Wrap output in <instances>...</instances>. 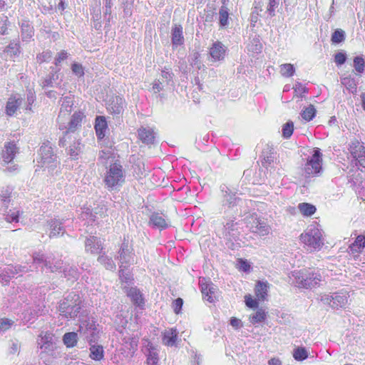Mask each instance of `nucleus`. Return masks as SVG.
Wrapping results in <instances>:
<instances>
[{
    "instance_id": "obj_64",
    "label": "nucleus",
    "mask_w": 365,
    "mask_h": 365,
    "mask_svg": "<svg viewBox=\"0 0 365 365\" xmlns=\"http://www.w3.org/2000/svg\"><path fill=\"white\" fill-rule=\"evenodd\" d=\"M127 268H120L119 277L122 282H128L131 280V276L128 272H126Z\"/></svg>"
},
{
    "instance_id": "obj_34",
    "label": "nucleus",
    "mask_w": 365,
    "mask_h": 365,
    "mask_svg": "<svg viewBox=\"0 0 365 365\" xmlns=\"http://www.w3.org/2000/svg\"><path fill=\"white\" fill-rule=\"evenodd\" d=\"M268 289V283L259 282L255 287V292L258 300L264 301L266 299Z\"/></svg>"
},
{
    "instance_id": "obj_4",
    "label": "nucleus",
    "mask_w": 365,
    "mask_h": 365,
    "mask_svg": "<svg viewBox=\"0 0 365 365\" xmlns=\"http://www.w3.org/2000/svg\"><path fill=\"white\" fill-rule=\"evenodd\" d=\"M300 240L310 251L319 250L324 245L322 231L314 225H309L301 234Z\"/></svg>"
},
{
    "instance_id": "obj_41",
    "label": "nucleus",
    "mask_w": 365,
    "mask_h": 365,
    "mask_svg": "<svg viewBox=\"0 0 365 365\" xmlns=\"http://www.w3.org/2000/svg\"><path fill=\"white\" fill-rule=\"evenodd\" d=\"M199 284L201 287L202 294L206 299L209 294V292L211 291V286H212L213 284L210 279H207L205 278H200Z\"/></svg>"
},
{
    "instance_id": "obj_51",
    "label": "nucleus",
    "mask_w": 365,
    "mask_h": 365,
    "mask_svg": "<svg viewBox=\"0 0 365 365\" xmlns=\"http://www.w3.org/2000/svg\"><path fill=\"white\" fill-rule=\"evenodd\" d=\"M63 272L65 277H67L68 279H76L78 277V272L76 267H64L63 269Z\"/></svg>"
},
{
    "instance_id": "obj_39",
    "label": "nucleus",
    "mask_w": 365,
    "mask_h": 365,
    "mask_svg": "<svg viewBox=\"0 0 365 365\" xmlns=\"http://www.w3.org/2000/svg\"><path fill=\"white\" fill-rule=\"evenodd\" d=\"M90 356L92 359L100 361L103 358V349L101 345H92L90 348Z\"/></svg>"
},
{
    "instance_id": "obj_9",
    "label": "nucleus",
    "mask_w": 365,
    "mask_h": 365,
    "mask_svg": "<svg viewBox=\"0 0 365 365\" xmlns=\"http://www.w3.org/2000/svg\"><path fill=\"white\" fill-rule=\"evenodd\" d=\"M116 259L119 261V267L120 269L128 268L134 263L137 264V261L135 260L133 249L129 245L128 240H125L122 243Z\"/></svg>"
},
{
    "instance_id": "obj_44",
    "label": "nucleus",
    "mask_w": 365,
    "mask_h": 365,
    "mask_svg": "<svg viewBox=\"0 0 365 365\" xmlns=\"http://www.w3.org/2000/svg\"><path fill=\"white\" fill-rule=\"evenodd\" d=\"M98 261L107 269L114 270L115 269V264L114 263L112 258L108 257L106 255H102L99 256Z\"/></svg>"
},
{
    "instance_id": "obj_32",
    "label": "nucleus",
    "mask_w": 365,
    "mask_h": 365,
    "mask_svg": "<svg viewBox=\"0 0 365 365\" xmlns=\"http://www.w3.org/2000/svg\"><path fill=\"white\" fill-rule=\"evenodd\" d=\"M267 312L263 308H258L257 310L250 315L249 321L252 324L262 323L267 319Z\"/></svg>"
},
{
    "instance_id": "obj_36",
    "label": "nucleus",
    "mask_w": 365,
    "mask_h": 365,
    "mask_svg": "<svg viewBox=\"0 0 365 365\" xmlns=\"http://www.w3.org/2000/svg\"><path fill=\"white\" fill-rule=\"evenodd\" d=\"M353 67L357 75H361L365 71V59L362 56H357L354 58Z\"/></svg>"
},
{
    "instance_id": "obj_55",
    "label": "nucleus",
    "mask_w": 365,
    "mask_h": 365,
    "mask_svg": "<svg viewBox=\"0 0 365 365\" xmlns=\"http://www.w3.org/2000/svg\"><path fill=\"white\" fill-rule=\"evenodd\" d=\"M52 52L49 50L43 51L36 56L37 62L39 63L49 61L52 58Z\"/></svg>"
},
{
    "instance_id": "obj_3",
    "label": "nucleus",
    "mask_w": 365,
    "mask_h": 365,
    "mask_svg": "<svg viewBox=\"0 0 365 365\" xmlns=\"http://www.w3.org/2000/svg\"><path fill=\"white\" fill-rule=\"evenodd\" d=\"M322 153L319 148H314L306 162L302 165V175L304 178L320 176L323 173Z\"/></svg>"
},
{
    "instance_id": "obj_12",
    "label": "nucleus",
    "mask_w": 365,
    "mask_h": 365,
    "mask_svg": "<svg viewBox=\"0 0 365 365\" xmlns=\"http://www.w3.org/2000/svg\"><path fill=\"white\" fill-rule=\"evenodd\" d=\"M252 222H248L247 227L253 233L258 235L260 237L268 235L271 232V227L264 220L252 217Z\"/></svg>"
},
{
    "instance_id": "obj_25",
    "label": "nucleus",
    "mask_w": 365,
    "mask_h": 365,
    "mask_svg": "<svg viewBox=\"0 0 365 365\" xmlns=\"http://www.w3.org/2000/svg\"><path fill=\"white\" fill-rule=\"evenodd\" d=\"M171 41L173 46H181L184 43L182 26L175 25L171 31Z\"/></svg>"
},
{
    "instance_id": "obj_5",
    "label": "nucleus",
    "mask_w": 365,
    "mask_h": 365,
    "mask_svg": "<svg viewBox=\"0 0 365 365\" xmlns=\"http://www.w3.org/2000/svg\"><path fill=\"white\" fill-rule=\"evenodd\" d=\"M81 309V299L78 294L71 292L60 302V314L67 319L76 317Z\"/></svg>"
},
{
    "instance_id": "obj_35",
    "label": "nucleus",
    "mask_w": 365,
    "mask_h": 365,
    "mask_svg": "<svg viewBox=\"0 0 365 365\" xmlns=\"http://www.w3.org/2000/svg\"><path fill=\"white\" fill-rule=\"evenodd\" d=\"M365 247V236L359 235L356 237L355 241L349 246V250L351 253L361 252Z\"/></svg>"
},
{
    "instance_id": "obj_45",
    "label": "nucleus",
    "mask_w": 365,
    "mask_h": 365,
    "mask_svg": "<svg viewBox=\"0 0 365 365\" xmlns=\"http://www.w3.org/2000/svg\"><path fill=\"white\" fill-rule=\"evenodd\" d=\"M78 334L76 332H68L63 336V342L67 347H73L77 343Z\"/></svg>"
},
{
    "instance_id": "obj_63",
    "label": "nucleus",
    "mask_w": 365,
    "mask_h": 365,
    "mask_svg": "<svg viewBox=\"0 0 365 365\" xmlns=\"http://www.w3.org/2000/svg\"><path fill=\"white\" fill-rule=\"evenodd\" d=\"M58 78V76L56 73H52L46 78L42 82V86L43 88L53 86V82Z\"/></svg>"
},
{
    "instance_id": "obj_58",
    "label": "nucleus",
    "mask_w": 365,
    "mask_h": 365,
    "mask_svg": "<svg viewBox=\"0 0 365 365\" xmlns=\"http://www.w3.org/2000/svg\"><path fill=\"white\" fill-rule=\"evenodd\" d=\"M19 211L15 210H10L6 214L5 219L8 222H19Z\"/></svg>"
},
{
    "instance_id": "obj_23",
    "label": "nucleus",
    "mask_w": 365,
    "mask_h": 365,
    "mask_svg": "<svg viewBox=\"0 0 365 365\" xmlns=\"http://www.w3.org/2000/svg\"><path fill=\"white\" fill-rule=\"evenodd\" d=\"M21 37L23 41H30L34 35V29L28 21H22L20 23Z\"/></svg>"
},
{
    "instance_id": "obj_18",
    "label": "nucleus",
    "mask_w": 365,
    "mask_h": 365,
    "mask_svg": "<svg viewBox=\"0 0 365 365\" xmlns=\"http://www.w3.org/2000/svg\"><path fill=\"white\" fill-rule=\"evenodd\" d=\"M149 223L159 230L166 229L170 225L167 217L158 212H154L150 215Z\"/></svg>"
},
{
    "instance_id": "obj_8",
    "label": "nucleus",
    "mask_w": 365,
    "mask_h": 365,
    "mask_svg": "<svg viewBox=\"0 0 365 365\" xmlns=\"http://www.w3.org/2000/svg\"><path fill=\"white\" fill-rule=\"evenodd\" d=\"M122 329L119 331L120 334V340L122 350L126 354V356H133L135 351L137 350L138 344V337L133 334H130L123 327L127 324V320L122 319Z\"/></svg>"
},
{
    "instance_id": "obj_31",
    "label": "nucleus",
    "mask_w": 365,
    "mask_h": 365,
    "mask_svg": "<svg viewBox=\"0 0 365 365\" xmlns=\"http://www.w3.org/2000/svg\"><path fill=\"white\" fill-rule=\"evenodd\" d=\"M107 129V122L105 117L97 116L95 123V130L96 135L99 139H102L105 136L106 130Z\"/></svg>"
},
{
    "instance_id": "obj_26",
    "label": "nucleus",
    "mask_w": 365,
    "mask_h": 365,
    "mask_svg": "<svg viewBox=\"0 0 365 365\" xmlns=\"http://www.w3.org/2000/svg\"><path fill=\"white\" fill-rule=\"evenodd\" d=\"M127 294L135 305L139 307L140 308L143 307L145 304L144 299L143 297V294L136 287H131L128 291Z\"/></svg>"
},
{
    "instance_id": "obj_50",
    "label": "nucleus",
    "mask_w": 365,
    "mask_h": 365,
    "mask_svg": "<svg viewBox=\"0 0 365 365\" xmlns=\"http://www.w3.org/2000/svg\"><path fill=\"white\" fill-rule=\"evenodd\" d=\"M309 354L304 347H297L294 349L293 357L297 361H303L308 358Z\"/></svg>"
},
{
    "instance_id": "obj_60",
    "label": "nucleus",
    "mask_w": 365,
    "mask_h": 365,
    "mask_svg": "<svg viewBox=\"0 0 365 365\" xmlns=\"http://www.w3.org/2000/svg\"><path fill=\"white\" fill-rule=\"evenodd\" d=\"M73 73L78 77H81L84 75V69L81 64L74 63L71 66Z\"/></svg>"
},
{
    "instance_id": "obj_48",
    "label": "nucleus",
    "mask_w": 365,
    "mask_h": 365,
    "mask_svg": "<svg viewBox=\"0 0 365 365\" xmlns=\"http://www.w3.org/2000/svg\"><path fill=\"white\" fill-rule=\"evenodd\" d=\"M316 115V109L314 106L309 105L308 107L304 108L302 113L301 115L304 120L306 121L312 120Z\"/></svg>"
},
{
    "instance_id": "obj_57",
    "label": "nucleus",
    "mask_w": 365,
    "mask_h": 365,
    "mask_svg": "<svg viewBox=\"0 0 365 365\" xmlns=\"http://www.w3.org/2000/svg\"><path fill=\"white\" fill-rule=\"evenodd\" d=\"M113 154L110 150H101L98 155V161L105 165L107 161L112 157Z\"/></svg>"
},
{
    "instance_id": "obj_16",
    "label": "nucleus",
    "mask_w": 365,
    "mask_h": 365,
    "mask_svg": "<svg viewBox=\"0 0 365 365\" xmlns=\"http://www.w3.org/2000/svg\"><path fill=\"white\" fill-rule=\"evenodd\" d=\"M18 152L19 148L14 142L6 143L1 153L4 162L6 164L11 163Z\"/></svg>"
},
{
    "instance_id": "obj_43",
    "label": "nucleus",
    "mask_w": 365,
    "mask_h": 365,
    "mask_svg": "<svg viewBox=\"0 0 365 365\" xmlns=\"http://www.w3.org/2000/svg\"><path fill=\"white\" fill-rule=\"evenodd\" d=\"M298 208L300 212L305 216H311L316 212V207L309 203H299Z\"/></svg>"
},
{
    "instance_id": "obj_10",
    "label": "nucleus",
    "mask_w": 365,
    "mask_h": 365,
    "mask_svg": "<svg viewBox=\"0 0 365 365\" xmlns=\"http://www.w3.org/2000/svg\"><path fill=\"white\" fill-rule=\"evenodd\" d=\"M38 347L41 349L40 356L43 358V354H52L56 349L54 336L49 331H42L37 339Z\"/></svg>"
},
{
    "instance_id": "obj_14",
    "label": "nucleus",
    "mask_w": 365,
    "mask_h": 365,
    "mask_svg": "<svg viewBox=\"0 0 365 365\" xmlns=\"http://www.w3.org/2000/svg\"><path fill=\"white\" fill-rule=\"evenodd\" d=\"M227 52V48L220 41L214 42L210 48L209 53L214 61H222Z\"/></svg>"
},
{
    "instance_id": "obj_33",
    "label": "nucleus",
    "mask_w": 365,
    "mask_h": 365,
    "mask_svg": "<svg viewBox=\"0 0 365 365\" xmlns=\"http://www.w3.org/2000/svg\"><path fill=\"white\" fill-rule=\"evenodd\" d=\"M4 52L6 53L11 58H16L19 56L21 53V46L18 40H13L6 47Z\"/></svg>"
},
{
    "instance_id": "obj_59",
    "label": "nucleus",
    "mask_w": 365,
    "mask_h": 365,
    "mask_svg": "<svg viewBox=\"0 0 365 365\" xmlns=\"http://www.w3.org/2000/svg\"><path fill=\"white\" fill-rule=\"evenodd\" d=\"M27 106L26 110H31V106L36 100L35 92L33 90H29L26 94Z\"/></svg>"
},
{
    "instance_id": "obj_52",
    "label": "nucleus",
    "mask_w": 365,
    "mask_h": 365,
    "mask_svg": "<svg viewBox=\"0 0 365 365\" xmlns=\"http://www.w3.org/2000/svg\"><path fill=\"white\" fill-rule=\"evenodd\" d=\"M345 39V32L342 29H336L331 35V41L334 43H339Z\"/></svg>"
},
{
    "instance_id": "obj_38",
    "label": "nucleus",
    "mask_w": 365,
    "mask_h": 365,
    "mask_svg": "<svg viewBox=\"0 0 365 365\" xmlns=\"http://www.w3.org/2000/svg\"><path fill=\"white\" fill-rule=\"evenodd\" d=\"M281 0H268L264 15H267V18H272L275 16L276 9L278 8Z\"/></svg>"
},
{
    "instance_id": "obj_21",
    "label": "nucleus",
    "mask_w": 365,
    "mask_h": 365,
    "mask_svg": "<svg viewBox=\"0 0 365 365\" xmlns=\"http://www.w3.org/2000/svg\"><path fill=\"white\" fill-rule=\"evenodd\" d=\"M223 235L227 240H237L240 235L237 223H234L232 220L227 222L224 225Z\"/></svg>"
},
{
    "instance_id": "obj_42",
    "label": "nucleus",
    "mask_w": 365,
    "mask_h": 365,
    "mask_svg": "<svg viewBox=\"0 0 365 365\" xmlns=\"http://www.w3.org/2000/svg\"><path fill=\"white\" fill-rule=\"evenodd\" d=\"M110 107L112 113L119 114L123 108V99L118 96L115 97L113 98Z\"/></svg>"
},
{
    "instance_id": "obj_49",
    "label": "nucleus",
    "mask_w": 365,
    "mask_h": 365,
    "mask_svg": "<svg viewBox=\"0 0 365 365\" xmlns=\"http://www.w3.org/2000/svg\"><path fill=\"white\" fill-rule=\"evenodd\" d=\"M229 13L226 6H222L219 11V21L221 26L228 24Z\"/></svg>"
},
{
    "instance_id": "obj_19",
    "label": "nucleus",
    "mask_w": 365,
    "mask_h": 365,
    "mask_svg": "<svg viewBox=\"0 0 365 365\" xmlns=\"http://www.w3.org/2000/svg\"><path fill=\"white\" fill-rule=\"evenodd\" d=\"M23 98L19 94L11 96L6 103V113L9 116L15 114L18 108L22 104Z\"/></svg>"
},
{
    "instance_id": "obj_7",
    "label": "nucleus",
    "mask_w": 365,
    "mask_h": 365,
    "mask_svg": "<svg viewBox=\"0 0 365 365\" xmlns=\"http://www.w3.org/2000/svg\"><path fill=\"white\" fill-rule=\"evenodd\" d=\"M85 118L83 113L81 111L75 112L67 125H65L63 121L59 123L60 129H66L65 135L59 140V146L64 147L66 145L68 140L71 139V133H75L81 127L83 119Z\"/></svg>"
},
{
    "instance_id": "obj_61",
    "label": "nucleus",
    "mask_w": 365,
    "mask_h": 365,
    "mask_svg": "<svg viewBox=\"0 0 365 365\" xmlns=\"http://www.w3.org/2000/svg\"><path fill=\"white\" fill-rule=\"evenodd\" d=\"M346 61V54L344 52H338L334 56V61L337 66L344 64Z\"/></svg>"
},
{
    "instance_id": "obj_2",
    "label": "nucleus",
    "mask_w": 365,
    "mask_h": 365,
    "mask_svg": "<svg viewBox=\"0 0 365 365\" xmlns=\"http://www.w3.org/2000/svg\"><path fill=\"white\" fill-rule=\"evenodd\" d=\"M125 170L118 161L110 163L106 168L103 182L106 187L110 190H118L125 181Z\"/></svg>"
},
{
    "instance_id": "obj_56",
    "label": "nucleus",
    "mask_w": 365,
    "mask_h": 365,
    "mask_svg": "<svg viewBox=\"0 0 365 365\" xmlns=\"http://www.w3.org/2000/svg\"><path fill=\"white\" fill-rule=\"evenodd\" d=\"M10 23L6 16H0V34L1 35L7 34L8 26Z\"/></svg>"
},
{
    "instance_id": "obj_29",
    "label": "nucleus",
    "mask_w": 365,
    "mask_h": 365,
    "mask_svg": "<svg viewBox=\"0 0 365 365\" xmlns=\"http://www.w3.org/2000/svg\"><path fill=\"white\" fill-rule=\"evenodd\" d=\"M340 81L341 85H343L349 93L353 94L356 93L358 83L351 75L341 77Z\"/></svg>"
},
{
    "instance_id": "obj_11",
    "label": "nucleus",
    "mask_w": 365,
    "mask_h": 365,
    "mask_svg": "<svg viewBox=\"0 0 365 365\" xmlns=\"http://www.w3.org/2000/svg\"><path fill=\"white\" fill-rule=\"evenodd\" d=\"M78 331L81 335L89 341H95L98 332L96 322L91 319L81 322Z\"/></svg>"
},
{
    "instance_id": "obj_24",
    "label": "nucleus",
    "mask_w": 365,
    "mask_h": 365,
    "mask_svg": "<svg viewBox=\"0 0 365 365\" xmlns=\"http://www.w3.org/2000/svg\"><path fill=\"white\" fill-rule=\"evenodd\" d=\"M140 140L145 144H153L155 140V133L150 128L141 127L138 130Z\"/></svg>"
},
{
    "instance_id": "obj_27",
    "label": "nucleus",
    "mask_w": 365,
    "mask_h": 365,
    "mask_svg": "<svg viewBox=\"0 0 365 365\" xmlns=\"http://www.w3.org/2000/svg\"><path fill=\"white\" fill-rule=\"evenodd\" d=\"M50 227V237H58L63 235L64 233V228L62 226V222L57 219H53L48 222Z\"/></svg>"
},
{
    "instance_id": "obj_30",
    "label": "nucleus",
    "mask_w": 365,
    "mask_h": 365,
    "mask_svg": "<svg viewBox=\"0 0 365 365\" xmlns=\"http://www.w3.org/2000/svg\"><path fill=\"white\" fill-rule=\"evenodd\" d=\"M178 334L177 329L174 328L165 330L163 336V344L168 346H174L177 340Z\"/></svg>"
},
{
    "instance_id": "obj_13",
    "label": "nucleus",
    "mask_w": 365,
    "mask_h": 365,
    "mask_svg": "<svg viewBox=\"0 0 365 365\" xmlns=\"http://www.w3.org/2000/svg\"><path fill=\"white\" fill-rule=\"evenodd\" d=\"M349 150L356 164L365 168V148L363 144L355 140L350 143Z\"/></svg>"
},
{
    "instance_id": "obj_37",
    "label": "nucleus",
    "mask_w": 365,
    "mask_h": 365,
    "mask_svg": "<svg viewBox=\"0 0 365 365\" xmlns=\"http://www.w3.org/2000/svg\"><path fill=\"white\" fill-rule=\"evenodd\" d=\"M63 261L60 259L51 258L49 262L46 264V268L49 269L51 272H57L61 270L65 267L63 266Z\"/></svg>"
},
{
    "instance_id": "obj_62",
    "label": "nucleus",
    "mask_w": 365,
    "mask_h": 365,
    "mask_svg": "<svg viewBox=\"0 0 365 365\" xmlns=\"http://www.w3.org/2000/svg\"><path fill=\"white\" fill-rule=\"evenodd\" d=\"M293 88L296 95L299 97H302L303 93L307 92V88L299 82L295 83Z\"/></svg>"
},
{
    "instance_id": "obj_28",
    "label": "nucleus",
    "mask_w": 365,
    "mask_h": 365,
    "mask_svg": "<svg viewBox=\"0 0 365 365\" xmlns=\"http://www.w3.org/2000/svg\"><path fill=\"white\" fill-rule=\"evenodd\" d=\"M142 350L147 358L158 357V349L147 339L142 340Z\"/></svg>"
},
{
    "instance_id": "obj_22",
    "label": "nucleus",
    "mask_w": 365,
    "mask_h": 365,
    "mask_svg": "<svg viewBox=\"0 0 365 365\" xmlns=\"http://www.w3.org/2000/svg\"><path fill=\"white\" fill-rule=\"evenodd\" d=\"M349 297L347 291L341 290L338 292L333 293V303L331 304L332 309H339L344 307L348 303Z\"/></svg>"
},
{
    "instance_id": "obj_6",
    "label": "nucleus",
    "mask_w": 365,
    "mask_h": 365,
    "mask_svg": "<svg viewBox=\"0 0 365 365\" xmlns=\"http://www.w3.org/2000/svg\"><path fill=\"white\" fill-rule=\"evenodd\" d=\"M37 163L38 167L46 168L48 170H53L58 165L59 162L53 153L51 143L49 141L44 142L41 146Z\"/></svg>"
},
{
    "instance_id": "obj_17",
    "label": "nucleus",
    "mask_w": 365,
    "mask_h": 365,
    "mask_svg": "<svg viewBox=\"0 0 365 365\" xmlns=\"http://www.w3.org/2000/svg\"><path fill=\"white\" fill-rule=\"evenodd\" d=\"M66 145L64 146H67L68 144L69 145L66 148L67 154L72 159L78 158L79 154L82 152V146L81 143L77 140L76 136L71 135V139L66 143Z\"/></svg>"
},
{
    "instance_id": "obj_53",
    "label": "nucleus",
    "mask_w": 365,
    "mask_h": 365,
    "mask_svg": "<svg viewBox=\"0 0 365 365\" xmlns=\"http://www.w3.org/2000/svg\"><path fill=\"white\" fill-rule=\"evenodd\" d=\"M294 124L292 121H289L282 126V135L284 138H289L293 133Z\"/></svg>"
},
{
    "instance_id": "obj_20",
    "label": "nucleus",
    "mask_w": 365,
    "mask_h": 365,
    "mask_svg": "<svg viewBox=\"0 0 365 365\" xmlns=\"http://www.w3.org/2000/svg\"><path fill=\"white\" fill-rule=\"evenodd\" d=\"M85 250L93 255L99 253L103 250L101 240L95 236L88 237L85 242Z\"/></svg>"
},
{
    "instance_id": "obj_15",
    "label": "nucleus",
    "mask_w": 365,
    "mask_h": 365,
    "mask_svg": "<svg viewBox=\"0 0 365 365\" xmlns=\"http://www.w3.org/2000/svg\"><path fill=\"white\" fill-rule=\"evenodd\" d=\"M61 108L58 117V123L64 120V118L67 116L72 110L73 105V98L71 96H67L61 98Z\"/></svg>"
},
{
    "instance_id": "obj_1",
    "label": "nucleus",
    "mask_w": 365,
    "mask_h": 365,
    "mask_svg": "<svg viewBox=\"0 0 365 365\" xmlns=\"http://www.w3.org/2000/svg\"><path fill=\"white\" fill-rule=\"evenodd\" d=\"M293 283L299 288L312 289L321 285L324 277L319 270L301 269L292 272Z\"/></svg>"
},
{
    "instance_id": "obj_47",
    "label": "nucleus",
    "mask_w": 365,
    "mask_h": 365,
    "mask_svg": "<svg viewBox=\"0 0 365 365\" xmlns=\"http://www.w3.org/2000/svg\"><path fill=\"white\" fill-rule=\"evenodd\" d=\"M33 264L41 265L43 264L46 267V264L49 262L50 257H45L43 254L40 252H35L32 256Z\"/></svg>"
},
{
    "instance_id": "obj_54",
    "label": "nucleus",
    "mask_w": 365,
    "mask_h": 365,
    "mask_svg": "<svg viewBox=\"0 0 365 365\" xmlns=\"http://www.w3.org/2000/svg\"><path fill=\"white\" fill-rule=\"evenodd\" d=\"M13 189L11 187H6L1 190L0 199L4 203H8L10 201Z\"/></svg>"
},
{
    "instance_id": "obj_40",
    "label": "nucleus",
    "mask_w": 365,
    "mask_h": 365,
    "mask_svg": "<svg viewBox=\"0 0 365 365\" xmlns=\"http://www.w3.org/2000/svg\"><path fill=\"white\" fill-rule=\"evenodd\" d=\"M240 201V199L235 196V194L232 193L231 192L225 191V194L224 195L223 205H227L229 207H234L237 205Z\"/></svg>"
},
{
    "instance_id": "obj_46",
    "label": "nucleus",
    "mask_w": 365,
    "mask_h": 365,
    "mask_svg": "<svg viewBox=\"0 0 365 365\" xmlns=\"http://www.w3.org/2000/svg\"><path fill=\"white\" fill-rule=\"evenodd\" d=\"M280 73L284 77H291L294 75L295 72V68L294 66L291 63H284L282 64L280 66Z\"/></svg>"
}]
</instances>
